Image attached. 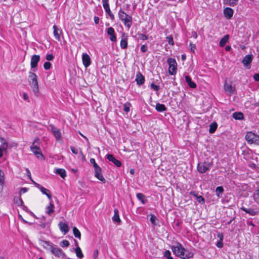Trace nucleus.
Here are the masks:
<instances>
[{
	"instance_id": "nucleus-1",
	"label": "nucleus",
	"mask_w": 259,
	"mask_h": 259,
	"mask_svg": "<svg viewBox=\"0 0 259 259\" xmlns=\"http://www.w3.org/2000/svg\"><path fill=\"white\" fill-rule=\"evenodd\" d=\"M118 16L119 20L123 22L124 26L130 29L133 24L132 16L125 13L122 9L119 10Z\"/></svg>"
},
{
	"instance_id": "nucleus-2",
	"label": "nucleus",
	"mask_w": 259,
	"mask_h": 259,
	"mask_svg": "<svg viewBox=\"0 0 259 259\" xmlns=\"http://www.w3.org/2000/svg\"><path fill=\"white\" fill-rule=\"evenodd\" d=\"M28 77L29 83L33 92L35 95H37L39 89L37 75L34 73L29 72Z\"/></svg>"
},
{
	"instance_id": "nucleus-3",
	"label": "nucleus",
	"mask_w": 259,
	"mask_h": 259,
	"mask_svg": "<svg viewBox=\"0 0 259 259\" xmlns=\"http://www.w3.org/2000/svg\"><path fill=\"white\" fill-rule=\"evenodd\" d=\"M245 140L247 141L248 144L259 145V136L251 132H249L246 133Z\"/></svg>"
},
{
	"instance_id": "nucleus-4",
	"label": "nucleus",
	"mask_w": 259,
	"mask_h": 259,
	"mask_svg": "<svg viewBox=\"0 0 259 259\" xmlns=\"http://www.w3.org/2000/svg\"><path fill=\"white\" fill-rule=\"evenodd\" d=\"M170 248L177 256L183 259L186 249L181 243H178L176 246H171Z\"/></svg>"
},
{
	"instance_id": "nucleus-5",
	"label": "nucleus",
	"mask_w": 259,
	"mask_h": 259,
	"mask_svg": "<svg viewBox=\"0 0 259 259\" xmlns=\"http://www.w3.org/2000/svg\"><path fill=\"white\" fill-rule=\"evenodd\" d=\"M169 65L168 73L170 75H175L177 70V63L174 58H169L167 60Z\"/></svg>"
},
{
	"instance_id": "nucleus-6",
	"label": "nucleus",
	"mask_w": 259,
	"mask_h": 259,
	"mask_svg": "<svg viewBox=\"0 0 259 259\" xmlns=\"http://www.w3.org/2000/svg\"><path fill=\"white\" fill-rule=\"evenodd\" d=\"M39 141L38 138H36L34 142H33L31 146L30 147L31 151L34 153V154L38 158L41 159H44V156L42 155V153L40 151V148L34 145V144L37 141Z\"/></svg>"
},
{
	"instance_id": "nucleus-7",
	"label": "nucleus",
	"mask_w": 259,
	"mask_h": 259,
	"mask_svg": "<svg viewBox=\"0 0 259 259\" xmlns=\"http://www.w3.org/2000/svg\"><path fill=\"white\" fill-rule=\"evenodd\" d=\"M212 164L209 162L198 163L197 167V170L201 174L204 173L212 166Z\"/></svg>"
},
{
	"instance_id": "nucleus-8",
	"label": "nucleus",
	"mask_w": 259,
	"mask_h": 259,
	"mask_svg": "<svg viewBox=\"0 0 259 259\" xmlns=\"http://www.w3.org/2000/svg\"><path fill=\"white\" fill-rule=\"evenodd\" d=\"M50 251L57 257L63 258L66 256V254L63 252L62 250L54 244L52 245Z\"/></svg>"
},
{
	"instance_id": "nucleus-9",
	"label": "nucleus",
	"mask_w": 259,
	"mask_h": 259,
	"mask_svg": "<svg viewBox=\"0 0 259 259\" xmlns=\"http://www.w3.org/2000/svg\"><path fill=\"white\" fill-rule=\"evenodd\" d=\"M51 131L53 134L56 141H59L61 140V133L60 130L55 126L54 125L50 124Z\"/></svg>"
},
{
	"instance_id": "nucleus-10",
	"label": "nucleus",
	"mask_w": 259,
	"mask_h": 259,
	"mask_svg": "<svg viewBox=\"0 0 259 259\" xmlns=\"http://www.w3.org/2000/svg\"><path fill=\"white\" fill-rule=\"evenodd\" d=\"M242 211L245 212L246 213L250 214V215H256L259 214V208H245L242 206L240 208Z\"/></svg>"
},
{
	"instance_id": "nucleus-11",
	"label": "nucleus",
	"mask_w": 259,
	"mask_h": 259,
	"mask_svg": "<svg viewBox=\"0 0 259 259\" xmlns=\"http://www.w3.org/2000/svg\"><path fill=\"white\" fill-rule=\"evenodd\" d=\"M224 90L230 96L232 95L235 90V88L232 86V82H228L227 80H226L224 84Z\"/></svg>"
},
{
	"instance_id": "nucleus-12",
	"label": "nucleus",
	"mask_w": 259,
	"mask_h": 259,
	"mask_svg": "<svg viewBox=\"0 0 259 259\" xmlns=\"http://www.w3.org/2000/svg\"><path fill=\"white\" fill-rule=\"evenodd\" d=\"M103 6L105 9L106 14L109 16L111 20H114L115 19V17L110 10L109 2H107V0H104L103 2Z\"/></svg>"
},
{
	"instance_id": "nucleus-13",
	"label": "nucleus",
	"mask_w": 259,
	"mask_h": 259,
	"mask_svg": "<svg viewBox=\"0 0 259 259\" xmlns=\"http://www.w3.org/2000/svg\"><path fill=\"white\" fill-rule=\"evenodd\" d=\"M95 170V177L97 178L99 180L102 182L103 183H106V180L102 174L101 168L99 166L97 167L94 168Z\"/></svg>"
},
{
	"instance_id": "nucleus-14",
	"label": "nucleus",
	"mask_w": 259,
	"mask_h": 259,
	"mask_svg": "<svg viewBox=\"0 0 259 259\" xmlns=\"http://www.w3.org/2000/svg\"><path fill=\"white\" fill-rule=\"evenodd\" d=\"M0 142L1 143V145L0 146V158L3 157V152L6 151L8 147V144L6 141V140L3 138H0Z\"/></svg>"
},
{
	"instance_id": "nucleus-15",
	"label": "nucleus",
	"mask_w": 259,
	"mask_h": 259,
	"mask_svg": "<svg viewBox=\"0 0 259 259\" xmlns=\"http://www.w3.org/2000/svg\"><path fill=\"white\" fill-rule=\"evenodd\" d=\"M82 60L85 67H89L91 63V60L90 56L87 53H83L82 55Z\"/></svg>"
},
{
	"instance_id": "nucleus-16",
	"label": "nucleus",
	"mask_w": 259,
	"mask_h": 259,
	"mask_svg": "<svg viewBox=\"0 0 259 259\" xmlns=\"http://www.w3.org/2000/svg\"><path fill=\"white\" fill-rule=\"evenodd\" d=\"M40 60V56L34 55L31 57L30 66L31 68H34L37 67V64Z\"/></svg>"
},
{
	"instance_id": "nucleus-17",
	"label": "nucleus",
	"mask_w": 259,
	"mask_h": 259,
	"mask_svg": "<svg viewBox=\"0 0 259 259\" xmlns=\"http://www.w3.org/2000/svg\"><path fill=\"white\" fill-rule=\"evenodd\" d=\"M107 159L112 162L117 167H120L121 166V162L118 160V159H116L113 155L110 154H108L106 155Z\"/></svg>"
},
{
	"instance_id": "nucleus-18",
	"label": "nucleus",
	"mask_w": 259,
	"mask_h": 259,
	"mask_svg": "<svg viewBox=\"0 0 259 259\" xmlns=\"http://www.w3.org/2000/svg\"><path fill=\"white\" fill-rule=\"evenodd\" d=\"M120 46L122 49H126L127 47V35L125 33L122 34Z\"/></svg>"
},
{
	"instance_id": "nucleus-19",
	"label": "nucleus",
	"mask_w": 259,
	"mask_h": 259,
	"mask_svg": "<svg viewBox=\"0 0 259 259\" xmlns=\"http://www.w3.org/2000/svg\"><path fill=\"white\" fill-rule=\"evenodd\" d=\"M135 80L139 85H142L144 83L145 77L140 71L137 72Z\"/></svg>"
},
{
	"instance_id": "nucleus-20",
	"label": "nucleus",
	"mask_w": 259,
	"mask_h": 259,
	"mask_svg": "<svg viewBox=\"0 0 259 259\" xmlns=\"http://www.w3.org/2000/svg\"><path fill=\"white\" fill-rule=\"evenodd\" d=\"M233 13V10L230 8L227 7L224 10V15L227 20H229L232 17Z\"/></svg>"
},
{
	"instance_id": "nucleus-21",
	"label": "nucleus",
	"mask_w": 259,
	"mask_h": 259,
	"mask_svg": "<svg viewBox=\"0 0 259 259\" xmlns=\"http://www.w3.org/2000/svg\"><path fill=\"white\" fill-rule=\"evenodd\" d=\"M107 34L110 35V39L112 41H116V36L115 34L114 29L110 27L107 28Z\"/></svg>"
},
{
	"instance_id": "nucleus-22",
	"label": "nucleus",
	"mask_w": 259,
	"mask_h": 259,
	"mask_svg": "<svg viewBox=\"0 0 259 259\" xmlns=\"http://www.w3.org/2000/svg\"><path fill=\"white\" fill-rule=\"evenodd\" d=\"M53 34H54V35L55 37V38L58 40V41H60L61 40V38H60V35L62 33V31L61 30L59 29L58 27L54 25L53 26Z\"/></svg>"
},
{
	"instance_id": "nucleus-23",
	"label": "nucleus",
	"mask_w": 259,
	"mask_h": 259,
	"mask_svg": "<svg viewBox=\"0 0 259 259\" xmlns=\"http://www.w3.org/2000/svg\"><path fill=\"white\" fill-rule=\"evenodd\" d=\"M59 226L60 230L64 235L67 234L69 231L68 226L66 223L61 222L59 224Z\"/></svg>"
},
{
	"instance_id": "nucleus-24",
	"label": "nucleus",
	"mask_w": 259,
	"mask_h": 259,
	"mask_svg": "<svg viewBox=\"0 0 259 259\" xmlns=\"http://www.w3.org/2000/svg\"><path fill=\"white\" fill-rule=\"evenodd\" d=\"M253 59V55L252 54L246 55L242 60V63L245 66L249 65Z\"/></svg>"
},
{
	"instance_id": "nucleus-25",
	"label": "nucleus",
	"mask_w": 259,
	"mask_h": 259,
	"mask_svg": "<svg viewBox=\"0 0 259 259\" xmlns=\"http://www.w3.org/2000/svg\"><path fill=\"white\" fill-rule=\"evenodd\" d=\"M190 195L193 196L196 198L197 201L200 204H204L205 202L204 198L202 196H198L197 194L195 191H191Z\"/></svg>"
},
{
	"instance_id": "nucleus-26",
	"label": "nucleus",
	"mask_w": 259,
	"mask_h": 259,
	"mask_svg": "<svg viewBox=\"0 0 259 259\" xmlns=\"http://www.w3.org/2000/svg\"><path fill=\"white\" fill-rule=\"evenodd\" d=\"M5 174L4 171L0 169V191H2L4 185H5Z\"/></svg>"
},
{
	"instance_id": "nucleus-27",
	"label": "nucleus",
	"mask_w": 259,
	"mask_h": 259,
	"mask_svg": "<svg viewBox=\"0 0 259 259\" xmlns=\"http://www.w3.org/2000/svg\"><path fill=\"white\" fill-rule=\"evenodd\" d=\"M74 241L76 246L75 249L76 255L78 258H81L83 257V254L82 253L80 248L78 246L77 241L76 240H74Z\"/></svg>"
},
{
	"instance_id": "nucleus-28",
	"label": "nucleus",
	"mask_w": 259,
	"mask_h": 259,
	"mask_svg": "<svg viewBox=\"0 0 259 259\" xmlns=\"http://www.w3.org/2000/svg\"><path fill=\"white\" fill-rule=\"evenodd\" d=\"M40 245H41L42 246H43L45 248L50 250L51 247H52V245H53L54 244L52 243L49 242V241H46L44 240H40Z\"/></svg>"
},
{
	"instance_id": "nucleus-29",
	"label": "nucleus",
	"mask_w": 259,
	"mask_h": 259,
	"mask_svg": "<svg viewBox=\"0 0 259 259\" xmlns=\"http://www.w3.org/2000/svg\"><path fill=\"white\" fill-rule=\"evenodd\" d=\"M185 78L186 82L191 88L194 89L196 87V83L192 81L191 77L189 75H186Z\"/></svg>"
},
{
	"instance_id": "nucleus-30",
	"label": "nucleus",
	"mask_w": 259,
	"mask_h": 259,
	"mask_svg": "<svg viewBox=\"0 0 259 259\" xmlns=\"http://www.w3.org/2000/svg\"><path fill=\"white\" fill-rule=\"evenodd\" d=\"M113 221L116 223H120L121 220L119 218V211L117 209L114 210V216L112 218Z\"/></svg>"
},
{
	"instance_id": "nucleus-31",
	"label": "nucleus",
	"mask_w": 259,
	"mask_h": 259,
	"mask_svg": "<svg viewBox=\"0 0 259 259\" xmlns=\"http://www.w3.org/2000/svg\"><path fill=\"white\" fill-rule=\"evenodd\" d=\"M155 109L157 111L159 112H164L167 110V108L164 104L157 103L155 106Z\"/></svg>"
},
{
	"instance_id": "nucleus-32",
	"label": "nucleus",
	"mask_w": 259,
	"mask_h": 259,
	"mask_svg": "<svg viewBox=\"0 0 259 259\" xmlns=\"http://www.w3.org/2000/svg\"><path fill=\"white\" fill-rule=\"evenodd\" d=\"M229 38V35L227 34L225 35L223 38H221L220 41L219 42V45L221 47H223L225 46L226 44L228 42Z\"/></svg>"
},
{
	"instance_id": "nucleus-33",
	"label": "nucleus",
	"mask_w": 259,
	"mask_h": 259,
	"mask_svg": "<svg viewBox=\"0 0 259 259\" xmlns=\"http://www.w3.org/2000/svg\"><path fill=\"white\" fill-rule=\"evenodd\" d=\"M232 116L236 120H241L244 118V115L241 112H235L233 114Z\"/></svg>"
},
{
	"instance_id": "nucleus-34",
	"label": "nucleus",
	"mask_w": 259,
	"mask_h": 259,
	"mask_svg": "<svg viewBox=\"0 0 259 259\" xmlns=\"http://www.w3.org/2000/svg\"><path fill=\"white\" fill-rule=\"evenodd\" d=\"M136 196H137V198L140 201H141V202H142V204H144L147 202V200L146 199L145 196L143 194L141 193H138L137 194Z\"/></svg>"
},
{
	"instance_id": "nucleus-35",
	"label": "nucleus",
	"mask_w": 259,
	"mask_h": 259,
	"mask_svg": "<svg viewBox=\"0 0 259 259\" xmlns=\"http://www.w3.org/2000/svg\"><path fill=\"white\" fill-rule=\"evenodd\" d=\"M56 173L59 175L62 178H64L66 176V173L65 169L63 168H58L56 170Z\"/></svg>"
},
{
	"instance_id": "nucleus-36",
	"label": "nucleus",
	"mask_w": 259,
	"mask_h": 259,
	"mask_svg": "<svg viewBox=\"0 0 259 259\" xmlns=\"http://www.w3.org/2000/svg\"><path fill=\"white\" fill-rule=\"evenodd\" d=\"M39 190H40L41 193L43 194L46 195L49 199H50L51 198V194L50 192V191L48 189L42 186Z\"/></svg>"
},
{
	"instance_id": "nucleus-37",
	"label": "nucleus",
	"mask_w": 259,
	"mask_h": 259,
	"mask_svg": "<svg viewBox=\"0 0 259 259\" xmlns=\"http://www.w3.org/2000/svg\"><path fill=\"white\" fill-rule=\"evenodd\" d=\"M218 127V124L217 122H213L212 123H211L209 125V132L210 134L214 133Z\"/></svg>"
},
{
	"instance_id": "nucleus-38",
	"label": "nucleus",
	"mask_w": 259,
	"mask_h": 259,
	"mask_svg": "<svg viewBox=\"0 0 259 259\" xmlns=\"http://www.w3.org/2000/svg\"><path fill=\"white\" fill-rule=\"evenodd\" d=\"M238 0H224V4L232 7L237 4Z\"/></svg>"
},
{
	"instance_id": "nucleus-39",
	"label": "nucleus",
	"mask_w": 259,
	"mask_h": 259,
	"mask_svg": "<svg viewBox=\"0 0 259 259\" xmlns=\"http://www.w3.org/2000/svg\"><path fill=\"white\" fill-rule=\"evenodd\" d=\"M252 196L254 201L259 204V189L255 190L253 192Z\"/></svg>"
},
{
	"instance_id": "nucleus-40",
	"label": "nucleus",
	"mask_w": 259,
	"mask_h": 259,
	"mask_svg": "<svg viewBox=\"0 0 259 259\" xmlns=\"http://www.w3.org/2000/svg\"><path fill=\"white\" fill-rule=\"evenodd\" d=\"M14 202L18 206H22L23 201L22 199L19 197H15L14 198Z\"/></svg>"
},
{
	"instance_id": "nucleus-41",
	"label": "nucleus",
	"mask_w": 259,
	"mask_h": 259,
	"mask_svg": "<svg viewBox=\"0 0 259 259\" xmlns=\"http://www.w3.org/2000/svg\"><path fill=\"white\" fill-rule=\"evenodd\" d=\"M73 233L74 236L79 239L81 238V234L79 230L75 227L73 228Z\"/></svg>"
},
{
	"instance_id": "nucleus-42",
	"label": "nucleus",
	"mask_w": 259,
	"mask_h": 259,
	"mask_svg": "<svg viewBox=\"0 0 259 259\" xmlns=\"http://www.w3.org/2000/svg\"><path fill=\"white\" fill-rule=\"evenodd\" d=\"M193 253L186 250L184 254V256L183 257V259H189L193 257Z\"/></svg>"
},
{
	"instance_id": "nucleus-43",
	"label": "nucleus",
	"mask_w": 259,
	"mask_h": 259,
	"mask_svg": "<svg viewBox=\"0 0 259 259\" xmlns=\"http://www.w3.org/2000/svg\"><path fill=\"white\" fill-rule=\"evenodd\" d=\"M54 204L52 203H50V205L47 207V213H48L49 215H51L52 213L54 212Z\"/></svg>"
},
{
	"instance_id": "nucleus-44",
	"label": "nucleus",
	"mask_w": 259,
	"mask_h": 259,
	"mask_svg": "<svg viewBox=\"0 0 259 259\" xmlns=\"http://www.w3.org/2000/svg\"><path fill=\"white\" fill-rule=\"evenodd\" d=\"M224 192V189L222 186H219L217 187L215 189V192L217 196L218 197H220V194H222Z\"/></svg>"
},
{
	"instance_id": "nucleus-45",
	"label": "nucleus",
	"mask_w": 259,
	"mask_h": 259,
	"mask_svg": "<svg viewBox=\"0 0 259 259\" xmlns=\"http://www.w3.org/2000/svg\"><path fill=\"white\" fill-rule=\"evenodd\" d=\"M150 220L153 225H157V222L158 220H157V219L156 218V216L154 214L150 215Z\"/></svg>"
},
{
	"instance_id": "nucleus-46",
	"label": "nucleus",
	"mask_w": 259,
	"mask_h": 259,
	"mask_svg": "<svg viewBox=\"0 0 259 259\" xmlns=\"http://www.w3.org/2000/svg\"><path fill=\"white\" fill-rule=\"evenodd\" d=\"M166 40L167 41L169 45L174 46L175 43L173 39V37L171 35H168L166 37Z\"/></svg>"
},
{
	"instance_id": "nucleus-47",
	"label": "nucleus",
	"mask_w": 259,
	"mask_h": 259,
	"mask_svg": "<svg viewBox=\"0 0 259 259\" xmlns=\"http://www.w3.org/2000/svg\"><path fill=\"white\" fill-rule=\"evenodd\" d=\"M164 256L166 257L167 259H174L171 256V253L169 250H166L164 253Z\"/></svg>"
},
{
	"instance_id": "nucleus-48",
	"label": "nucleus",
	"mask_w": 259,
	"mask_h": 259,
	"mask_svg": "<svg viewBox=\"0 0 259 259\" xmlns=\"http://www.w3.org/2000/svg\"><path fill=\"white\" fill-rule=\"evenodd\" d=\"M62 247H67L69 245V242L67 240H63L60 243Z\"/></svg>"
},
{
	"instance_id": "nucleus-49",
	"label": "nucleus",
	"mask_w": 259,
	"mask_h": 259,
	"mask_svg": "<svg viewBox=\"0 0 259 259\" xmlns=\"http://www.w3.org/2000/svg\"><path fill=\"white\" fill-rule=\"evenodd\" d=\"M131 104L126 103L124 104L123 110L126 112H128L130 110Z\"/></svg>"
},
{
	"instance_id": "nucleus-50",
	"label": "nucleus",
	"mask_w": 259,
	"mask_h": 259,
	"mask_svg": "<svg viewBox=\"0 0 259 259\" xmlns=\"http://www.w3.org/2000/svg\"><path fill=\"white\" fill-rule=\"evenodd\" d=\"M138 35L139 36V38L142 40H147L148 38V36L144 34L138 33Z\"/></svg>"
},
{
	"instance_id": "nucleus-51",
	"label": "nucleus",
	"mask_w": 259,
	"mask_h": 259,
	"mask_svg": "<svg viewBox=\"0 0 259 259\" xmlns=\"http://www.w3.org/2000/svg\"><path fill=\"white\" fill-rule=\"evenodd\" d=\"M150 87L152 89L155 91H158L160 89V87L159 85L155 84L154 83H152L150 84Z\"/></svg>"
},
{
	"instance_id": "nucleus-52",
	"label": "nucleus",
	"mask_w": 259,
	"mask_h": 259,
	"mask_svg": "<svg viewBox=\"0 0 259 259\" xmlns=\"http://www.w3.org/2000/svg\"><path fill=\"white\" fill-rule=\"evenodd\" d=\"M51 66H52V64L49 62H45V63L44 64V67L46 70L50 69V68L51 67Z\"/></svg>"
},
{
	"instance_id": "nucleus-53",
	"label": "nucleus",
	"mask_w": 259,
	"mask_h": 259,
	"mask_svg": "<svg viewBox=\"0 0 259 259\" xmlns=\"http://www.w3.org/2000/svg\"><path fill=\"white\" fill-rule=\"evenodd\" d=\"M141 51L143 53H146L148 51V48L146 45H143L141 47Z\"/></svg>"
},
{
	"instance_id": "nucleus-54",
	"label": "nucleus",
	"mask_w": 259,
	"mask_h": 259,
	"mask_svg": "<svg viewBox=\"0 0 259 259\" xmlns=\"http://www.w3.org/2000/svg\"><path fill=\"white\" fill-rule=\"evenodd\" d=\"M90 162L93 164L94 168L99 166V165L96 162L95 159L94 158H91L90 159Z\"/></svg>"
},
{
	"instance_id": "nucleus-55",
	"label": "nucleus",
	"mask_w": 259,
	"mask_h": 259,
	"mask_svg": "<svg viewBox=\"0 0 259 259\" xmlns=\"http://www.w3.org/2000/svg\"><path fill=\"white\" fill-rule=\"evenodd\" d=\"M189 46L190 47L191 51L194 53L195 50L196 49V46L195 44H192V42L190 43Z\"/></svg>"
},
{
	"instance_id": "nucleus-56",
	"label": "nucleus",
	"mask_w": 259,
	"mask_h": 259,
	"mask_svg": "<svg viewBox=\"0 0 259 259\" xmlns=\"http://www.w3.org/2000/svg\"><path fill=\"white\" fill-rule=\"evenodd\" d=\"M54 59V56L52 54H48L46 56V59L48 61H52Z\"/></svg>"
},
{
	"instance_id": "nucleus-57",
	"label": "nucleus",
	"mask_w": 259,
	"mask_h": 259,
	"mask_svg": "<svg viewBox=\"0 0 259 259\" xmlns=\"http://www.w3.org/2000/svg\"><path fill=\"white\" fill-rule=\"evenodd\" d=\"M70 149L72 151V152L74 154H78V150L77 149L75 148L74 147H73V146H71L70 147Z\"/></svg>"
},
{
	"instance_id": "nucleus-58",
	"label": "nucleus",
	"mask_w": 259,
	"mask_h": 259,
	"mask_svg": "<svg viewBox=\"0 0 259 259\" xmlns=\"http://www.w3.org/2000/svg\"><path fill=\"white\" fill-rule=\"evenodd\" d=\"M216 246L218 247V248H222L223 247V241H219L217 242V244H216Z\"/></svg>"
},
{
	"instance_id": "nucleus-59",
	"label": "nucleus",
	"mask_w": 259,
	"mask_h": 259,
	"mask_svg": "<svg viewBox=\"0 0 259 259\" xmlns=\"http://www.w3.org/2000/svg\"><path fill=\"white\" fill-rule=\"evenodd\" d=\"M253 79L256 81H259V72L253 75Z\"/></svg>"
},
{
	"instance_id": "nucleus-60",
	"label": "nucleus",
	"mask_w": 259,
	"mask_h": 259,
	"mask_svg": "<svg viewBox=\"0 0 259 259\" xmlns=\"http://www.w3.org/2000/svg\"><path fill=\"white\" fill-rule=\"evenodd\" d=\"M98 255V250H96L94 251V253H93L94 259H97Z\"/></svg>"
},
{
	"instance_id": "nucleus-61",
	"label": "nucleus",
	"mask_w": 259,
	"mask_h": 259,
	"mask_svg": "<svg viewBox=\"0 0 259 259\" xmlns=\"http://www.w3.org/2000/svg\"><path fill=\"white\" fill-rule=\"evenodd\" d=\"M22 207V208L23 209L26 211V212L27 213H29V212L30 211V210L29 209V208L26 206H25L23 204L22 205V206H21Z\"/></svg>"
},
{
	"instance_id": "nucleus-62",
	"label": "nucleus",
	"mask_w": 259,
	"mask_h": 259,
	"mask_svg": "<svg viewBox=\"0 0 259 259\" xmlns=\"http://www.w3.org/2000/svg\"><path fill=\"white\" fill-rule=\"evenodd\" d=\"M19 219H20L25 224H31V223L28 222L27 221H26V220H25L22 217L21 215L19 214Z\"/></svg>"
},
{
	"instance_id": "nucleus-63",
	"label": "nucleus",
	"mask_w": 259,
	"mask_h": 259,
	"mask_svg": "<svg viewBox=\"0 0 259 259\" xmlns=\"http://www.w3.org/2000/svg\"><path fill=\"white\" fill-rule=\"evenodd\" d=\"M28 189L26 188H22L20 191V194H23L27 191Z\"/></svg>"
},
{
	"instance_id": "nucleus-64",
	"label": "nucleus",
	"mask_w": 259,
	"mask_h": 259,
	"mask_svg": "<svg viewBox=\"0 0 259 259\" xmlns=\"http://www.w3.org/2000/svg\"><path fill=\"white\" fill-rule=\"evenodd\" d=\"M94 20L95 22V23L96 24H98L99 23V18L97 16H95L94 18Z\"/></svg>"
}]
</instances>
